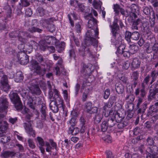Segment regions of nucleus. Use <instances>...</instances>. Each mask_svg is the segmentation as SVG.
<instances>
[{"label": "nucleus", "instance_id": "nucleus-1", "mask_svg": "<svg viewBox=\"0 0 158 158\" xmlns=\"http://www.w3.org/2000/svg\"><path fill=\"white\" fill-rule=\"evenodd\" d=\"M98 29L97 27L96 30L92 28L88 30L86 33V36L85 39L84 44L86 46L93 45L94 46H97L98 41L96 38H99Z\"/></svg>", "mask_w": 158, "mask_h": 158}, {"label": "nucleus", "instance_id": "nucleus-2", "mask_svg": "<svg viewBox=\"0 0 158 158\" xmlns=\"http://www.w3.org/2000/svg\"><path fill=\"white\" fill-rule=\"evenodd\" d=\"M118 20L116 19L113 22L112 25H110L112 35L111 41L112 43H113L117 47L123 44L122 42V37L117 32L119 30V27L118 24Z\"/></svg>", "mask_w": 158, "mask_h": 158}, {"label": "nucleus", "instance_id": "nucleus-3", "mask_svg": "<svg viewBox=\"0 0 158 158\" xmlns=\"http://www.w3.org/2000/svg\"><path fill=\"white\" fill-rule=\"evenodd\" d=\"M40 105H41V108H40V112L41 117V125L40 124V128L41 127H46V116L48 113V109L46 105L45 101L43 98H40Z\"/></svg>", "mask_w": 158, "mask_h": 158}, {"label": "nucleus", "instance_id": "nucleus-4", "mask_svg": "<svg viewBox=\"0 0 158 158\" xmlns=\"http://www.w3.org/2000/svg\"><path fill=\"white\" fill-rule=\"evenodd\" d=\"M10 37H17L19 40L24 43L25 39L29 36V34L26 32L19 31H15L9 34Z\"/></svg>", "mask_w": 158, "mask_h": 158}, {"label": "nucleus", "instance_id": "nucleus-5", "mask_svg": "<svg viewBox=\"0 0 158 158\" xmlns=\"http://www.w3.org/2000/svg\"><path fill=\"white\" fill-rule=\"evenodd\" d=\"M148 103L146 102H145L141 105L136 106L137 112L138 115L142 119L144 118V116H148L146 114L145 112L146 109L148 108ZM149 116H148L149 117Z\"/></svg>", "mask_w": 158, "mask_h": 158}, {"label": "nucleus", "instance_id": "nucleus-6", "mask_svg": "<svg viewBox=\"0 0 158 158\" xmlns=\"http://www.w3.org/2000/svg\"><path fill=\"white\" fill-rule=\"evenodd\" d=\"M85 109L86 113L89 114V117H91L92 114L97 113L98 110L97 107L93 106L91 102H87L85 103Z\"/></svg>", "mask_w": 158, "mask_h": 158}, {"label": "nucleus", "instance_id": "nucleus-7", "mask_svg": "<svg viewBox=\"0 0 158 158\" xmlns=\"http://www.w3.org/2000/svg\"><path fill=\"white\" fill-rule=\"evenodd\" d=\"M85 19L86 20H88V27L89 28H93L95 26L96 28L97 27V21L92 16V14L91 13L88 14L84 16Z\"/></svg>", "mask_w": 158, "mask_h": 158}, {"label": "nucleus", "instance_id": "nucleus-8", "mask_svg": "<svg viewBox=\"0 0 158 158\" xmlns=\"http://www.w3.org/2000/svg\"><path fill=\"white\" fill-rule=\"evenodd\" d=\"M155 137H157L156 136H154L152 137L151 136H148L146 139V144L148 146H149L146 150H148L149 152V151H152L153 150V148L154 146H156V145L155 144V140H156V138Z\"/></svg>", "mask_w": 158, "mask_h": 158}, {"label": "nucleus", "instance_id": "nucleus-9", "mask_svg": "<svg viewBox=\"0 0 158 158\" xmlns=\"http://www.w3.org/2000/svg\"><path fill=\"white\" fill-rule=\"evenodd\" d=\"M18 60L23 65L27 64L29 61L28 56L24 52H20L17 55Z\"/></svg>", "mask_w": 158, "mask_h": 158}, {"label": "nucleus", "instance_id": "nucleus-10", "mask_svg": "<svg viewBox=\"0 0 158 158\" xmlns=\"http://www.w3.org/2000/svg\"><path fill=\"white\" fill-rule=\"evenodd\" d=\"M0 82L3 85L4 89H9L10 88L8 84L7 77L3 74L2 69H0Z\"/></svg>", "mask_w": 158, "mask_h": 158}, {"label": "nucleus", "instance_id": "nucleus-11", "mask_svg": "<svg viewBox=\"0 0 158 158\" xmlns=\"http://www.w3.org/2000/svg\"><path fill=\"white\" fill-rule=\"evenodd\" d=\"M38 80V81L35 80L32 81L31 86L29 89L32 94L39 95L40 94V89L38 85L39 81Z\"/></svg>", "mask_w": 158, "mask_h": 158}, {"label": "nucleus", "instance_id": "nucleus-12", "mask_svg": "<svg viewBox=\"0 0 158 158\" xmlns=\"http://www.w3.org/2000/svg\"><path fill=\"white\" fill-rule=\"evenodd\" d=\"M4 116L3 114H0V134L5 133L7 128V122L5 121H2V119Z\"/></svg>", "mask_w": 158, "mask_h": 158}, {"label": "nucleus", "instance_id": "nucleus-13", "mask_svg": "<svg viewBox=\"0 0 158 158\" xmlns=\"http://www.w3.org/2000/svg\"><path fill=\"white\" fill-rule=\"evenodd\" d=\"M30 67L33 72L39 74L40 73V66L39 62L36 60H33L31 62Z\"/></svg>", "mask_w": 158, "mask_h": 158}, {"label": "nucleus", "instance_id": "nucleus-14", "mask_svg": "<svg viewBox=\"0 0 158 158\" xmlns=\"http://www.w3.org/2000/svg\"><path fill=\"white\" fill-rule=\"evenodd\" d=\"M32 122L31 121L28 122L27 123H24V127L27 132L29 134L31 135L33 137L35 136V134L34 131L33 130L31 127V123Z\"/></svg>", "mask_w": 158, "mask_h": 158}, {"label": "nucleus", "instance_id": "nucleus-15", "mask_svg": "<svg viewBox=\"0 0 158 158\" xmlns=\"http://www.w3.org/2000/svg\"><path fill=\"white\" fill-rule=\"evenodd\" d=\"M8 107V102L6 98H0V112H3L7 109Z\"/></svg>", "mask_w": 158, "mask_h": 158}, {"label": "nucleus", "instance_id": "nucleus-16", "mask_svg": "<svg viewBox=\"0 0 158 158\" xmlns=\"http://www.w3.org/2000/svg\"><path fill=\"white\" fill-rule=\"evenodd\" d=\"M55 45L58 52L60 53L64 49L65 43L56 40L55 43Z\"/></svg>", "mask_w": 158, "mask_h": 158}, {"label": "nucleus", "instance_id": "nucleus-17", "mask_svg": "<svg viewBox=\"0 0 158 158\" xmlns=\"http://www.w3.org/2000/svg\"><path fill=\"white\" fill-rule=\"evenodd\" d=\"M157 109H158V102L155 103L154 105L150 106L148 111L147 115L148 116L150 115H152V113L156 111Z\"/></svg>", "mask_w": 158, "mask_h": 158}, {"label": "nucleus", "instance_id": "nucleus-18", "mask_svg": "<svg viewBox=\"0 0 158 158\" xmlns=\"http://www.w3.org/2000/svg\"><path fill=\"white\" fill-rule=\"evenodd\" d=\"M9 97L11 102H14L18 101L20 99V98L16 93H15L13 91L10 92L9 94Z\"/></svg>", "mask_w": 158, "mask_h": 158}, {"label": "nucleus", "instance_id": "nucleus-19", "mask_svg": "<svg viewBox=\"0 0 158 158\" xmlns=\"http://www.w3.org/2000/svg\"><path fill=\"white\" fill-rule=\"evenodd\" d=\"M135 6H133L131 8V13L130 14L131 16L132 17L133 19L135 20L138 18V16L137 14H138V11L136 10V8H137V7L135 5Z\"/></svg>", "mask_w": 158, "mask_h": 158}, {"label": "nucleus", "instance_id": "nucleus-20", "mask_svg": "<svg viewBox=\"0 0 158 158\" xmlns=\"http://www.w3.org/2000/svg\"><path fill=\"white\" fill-rule=\"evenodd\" d=\"M117 97L115 96L111 95L107 103L105 105L107 107L110 108L111 107L115 102L116 100Z\"/></svg>", "mask_w": 158, "mask_h": 158}, {"label": "nucleus", "instance_id": "nucleus-21", "mask_svg": "<svg viewBox=\"0 0 158 158\" xmlns=\"http://www.w3.org/2000/svg\"><path fill=\"white\" fill-rule=\"evenodd\" d=\"M138 46L134 44L130 45L129 46V51L131 54H133L136 53L138 51Z\"/></svg>", "mask_w": 158, "mask_h": 158}, {"label": "nucleus", "instance_id": "nucleus-22", "mask_svg": "<svg viewBox=\"0 0 158 158\" xmlns=\"http://www.w3.org/2000/svg\"><path fill=\"white\" fill-rule=\"evenodd\" d=\"M144 139V136L141 135L134 137L132 139L131 142L134 144H136L140 142V141Z\"/></svg>", "mask_w": 158, "mask_h": 158}, {"label": "nucleus", "instance_id": "nucleus-23", "mask_svg": "<svg viewBox=\"0 0 158 158\" xmlns=\"http://www.w3.org/2000/svg\"><path fill=\"white\" fill-rule=\"evenodd\" d=\"M140 64V61L137 58H134L131 63V66L132 68L136 69L139 67Z\"/></svg>", "mask_w": 158, "mask_h": 158}, {"label": "nucleus", "instance_id": "nucleus-24", "mask_svg": "<svg viewBox=\"0 0 158 158\" xmlns=\"http://www.w3.org/2000/svg\"><path fill=\"white\" fill-rule=\"evenodd\" d=\"M38 45V44L34 40H31L30 42L28 43L27 45H26V47L27 46H28L27 48L29 50H31L33 48L34 49H37V46Z\"/></svg>", "mask_w": 158, "mask_h": 158}, {"label": "nucleus", "instance_id": "nucleus-25", "mask_svg": "<svg viewBox=\"0 0 158 158\" xmlns=\"http://www.w3.org/2000/svg\"><path fill=\"white\" fill-rule=\"evenodd\" d=\"M115 89L117 92L119 94H122L124 91V86L122 85L116 84Z\"/></svg>", "mask_w": 158, "mask_h": 158}, {"label": "nucleus", "instance_id": "nucleus-26", "mask_svg": "<svg viewBox=\"0 0 158 158\" xmlns=\"http://www.w3.org/2000/svg\"><path fill=\"white\" fill-rule=\"evenodd\" d=\"M46 142H45L42 138L40 137V150L43 154H44L45 152L44 148L43 147L46 146Z\"/></svg>", "mask_w": 158, "mask_h": 158}, {"label": "nucleus", "instance_id": "nucleus-27", "mask_svg": "<svg viewBox=\"0 0 158 158\" xmlns=\"http://www.w3.org/2000/svg\"><path fill=\"white\" fill-rule=\"evenodd\" d=\"M49 36H45L43 38H41V40L40 41V44L41 45L40 46H41L43 45H46L47 44H49L50 42H47L46 40H48L49 39Z\"/></svg>", "mask_w": 158, "mask_h": 158}, {"label": "nucleus", "instance_id": "nucleus-28", "mask_svg": "<svg viewBox=\"0 0 158 158\" xmlns=\"http://www.w3.org/2000/svg\"><path fill=\"white\" fill-rule=\"evenodd\" d=\"M140 37V34L138 31H135L131 33V40H138Z\"/></svg>", "mask_w": 158, "mask_h": 158}, {"label": "nucleus", "instance_id": "nucleus-29", "mask_svg": "<svg viewBox=\"0 0 158 158\" xmlns=\"http://www.w3.org/2000/svg\"><path fill=\"white\" fill-rule=\"evenodd\" d=\"M11 155H13V151H3L1 153L2 157L5 158L11 157Z\"/></svg>", "mask_w": 158, "mask_h": 158}, {"label": "nucleus", "instance_id": "nucleus-30", "mask_svg": "<svg viewBox=\"0 0 158 158\" xmlns=\"http://www.w3.org/2000/svg\"><path fill=\"white\" fill-rule=\"evenodd\" d=\"M47 48H48L52 52H54L55 51V48L53 46H48L47 45L40 46V49L43 51H45Z\"/></svg>", "mask_w": 158, "mask_h": 158}, {"label": "nucleus", "instance_id": "nucleus-31", "mask_svg": "<svg viewBox=\"0 0 158 158\" xmlns=\"http://www.w3.org/2000/svg\"><path fill=\"white\" fill-rule=\"evenodd\" d=\"M114 114V118L117 122V120L118 121H121L124 117L122 114H121L118 112L116 111Z\"/></svg>", "mask_w": 158, "mask_h": 158}, {"label": "nucleus", "instance_id": "nucleus-32", "mask_svg": "<svg viewBox=\"0 0 158 158\" xmlns=\"http://www.w3.org/2000/svg\"><path fill=\"white\" fill-rule=\"evenodd\" d=\"M15 102H14L15 108L19 110H20L22 108V104L21 103L20 99L18 100V101H16Z\"/></svg>", "mask_w": 158, "mask_h": 158}, {"label": "nucleus", "instance_id": "nucleus-33", "mask_svg": "<svg viewBox=\"0 0 158 158\" xmlns=\"http://www.w3.org/2000/svg\"><path fill=\"white\" fill-rule=\"evenodd\" d=\"M103 117V115L101 114H97L94 118V121L96 124H98L100 122Z\"/></svg>", "mask_w": 158, "mask_h": 158}, {"label": "nucleus", "instance_id": "nucleus-34", "mask_svg": "<svg viewBox=\"0 0 158 158\" xmlns=\"http://www.w3.org/2000/svg\"><path fill=\"white\" fill-rule=\"evenodd\" d=\"M23 78V74L21 72H18L16 74V77L15 78V81L16 82H20Z\"/></svg>", "mask_w": 158, "mask_h": 158}, {"label": "nucleus", "instance_id": "nucleus-35", "mask_svg": "<svg viewBox=\"0 0 158 158\" xmlns=\"http://www.w3.org/2000/svg\"><path fill=\"white\" fill-rule=\"evenodd\" d=\"M116 121L113 118H109L108 121L106 122L108 127H113L115 125Z\"/></svg>", "mask_w": 158, "mask_h": 158}, {"label": "nucleus", "instance_id": "nucleus-36", "mask_svg": "<svg viewBox=\"0 0 158 158\" xmlns=\"http://www.w3.org/2000/svg\"><path fill=\"white\" fill-rule=\"evenodd\" d=\"M85 48H87L84 45L81 47V49L79 50V53L80 55L82 56H84L88 54V52H85L86 49Z\"/></svg>", "mask_w": 158, "mask_h": 158}, {"label": "nucleus", "instance_id": "nucleus-37", "mask_svg": "<svg viewBox=\"0 0 158 158\" xmlns=\"http://www.w3.org/2000/svg\"><path fill=\"white\" fill-rule=\"evenodd\" d=\"M149 93L150 97L154 98L155 95L158 93V89L154 87L152 90H150Z\"/></svg>", "mask_w": 158, "mask_h": 158}, {"label": "nucleus", "instance_id": "nucleus-38", "mask_svg": "<svg viewBox=\"0 0 158 158\" xmlns=\"http://www.w3.org/2000/svg\"><path fill=\"white\" fill-rule=\"evenodd\" d=\"M49 107L51 109L54 113H57L59 110V109H58L57 106L55 104L50 103Z\"/></svg>", "mask_w": 158, "mask_h": 158}, {"label": "nucleus", "instance_id": "nucleus-39", "mask_svg": "<svg viewBox=\"0 0 158 158\" xmlns=\"http://www.w3.org/2000/svg\"><path fill=\"white\" fill-rule=\"evenodd\" d=\"M150 151L149 152L148 151V150H145L147 155L146 158H157L154 153H152V151Z\"/></svg>", "mask_w": 158, "mask_h": 158}, {"label": "nucleus", "instance_id": "nucleus-40", "mask_svg": "<svg viewBox=\"0 0 158 158\" xmlns=\"http://www.w3.org/2000/svg\"><path fill=\"white\" fill-rule=\"evenodd\" d=\"M131 32L129 31H126L125 34V39L128 43L131 41Z\"/></svg>", "mask_w": 158, "mask_h": 158}, {"label": "nucleus", "instance_id": "nucleus-41", "mask_svg": "<svg viewBox=\"0 0 158 158\" xmlns=\"http://www.w3.org/2000/svg\"><path fill=\"white\" fill-rule=\"evenodd\" d=\"M108 127L107 123L106 121H103L101 124V131L103 132H105L106 131Z\"/></svg>", "mask_w": 158, "mask_h": 158}, {"label": "nucleus", "instance_id": "nucleus-42", "mask_svg": "<svg viewBox=\"0 0 158 158\" xmlns=\"http://www.w3.org/2000/svg\"><path fill=\"white\" fill-rule=\"evenodd\" d=\"M121 6L118 4H114L113 9L116 15H119V10L121 9Z\"/></svg>", "mask_w": 158, "mask_h": 158}, {"label": "nucleus", "instance_id": "nucleus-43", "mask_svg": "<svg viewBox=\"0 0 158 158\" xmlns=\"http://www.w3.org/2000/svg\"><path fill=\"white\" fill-rule=\"evenodd\" d=\"M153 125V123L150 122H146L144 124V128L147 129L149 130H151L152 128V127Z\"/></svg>", "mask_w": 158, "mask_h": 158}, {"label": "nucleus", "instance_id": "nucleus-44", "mask_svg": "<svg viewBox=\"0 0 158 158\" xmlns=\"http://www.w3.org/2000/svg\"><path fill=\"white\" fill-rule=\"evenodd\" d=\"M87 70H89V69L88 68V66L84 63H83V66L82 70H81V72L82 73H85V74H86V73L87 75L88 76H89V73H88L87 72Z\"/></svg>", "mask_w": 158, "mask_h": 158}, {"label": "nucleus", "instance_id": "nucleus-45", "mask_svg": "<svg viewBox=\"0 0 158 158\" xmlns=\"http://www.w3.org/2000/svg\"><path fill=\"white\" fill-rule=\"evenodd\" d=\"M33 101V100L32 102H31L30 101L28 102V104L29 107L32 109L34 110V112L35 113V114L38 113V112L36 110L35 106L34 105Z\"/></svg>", "mask_w": 158, "mask_h": 158}, {"label": "nucleus", "instance_id": "nucleus-46", "mask_svg": "<svg viewBox=\"0 0 158 158\" xmlns=\"http://www.w3.org/2000/svg\"><path fill=\"white\" fill-rule=\"evenodd\" d=\"M100 130V129L98 126H97L95 127H94L91 130L92 135H94L97 134Z\"/></svg>", "mask_w": 158, "mask_h": 158}, {"label": "nucleus", "instance_id": "nucleus-47", "mask_svg": "<svg viewBox=\"0 0 158 158\" xmlns=\"http://www.w3.org/2000/svg\"><path fill=\"white\" fill-rule=\"evenodd\" d=\"M128 123L126 122H121L118 124L117 127L118 129H122L126 127Z\"/></svg>", "mask_w": 158, "mask_h": 158}, {"label": "nucleus", "instance_id": "nucleus-48", "mask_svg": "<svg viewBox=\"0 0 158 158\" xmlns=\"http://www.w3.org/2000/svg\"><path fill=\"white\" fill-rule=\"evenodd\" d=\"M77 118L72 117L69 121V123L72 126H75L77 124Z\"/></svg>", "mask_w": 158, "mask_h": 158}, {"label": "nucleus", "instance_id": "nucleus-49", "mask_svg": "<svg viewBox=\"0 0 158 158\" xmlns=\"http://www.w3.org/2000/svg\"><path fill=\"white\" fill-rule=\"evenodd\" d=\"M117 51L116 53L118 52L119 54H122L123 52V48H125L124 45L123 44L119 45L118 47H117Z\"/></svg>", "mask_w": 158, "mask_h": 158}, {"label": "nucleus", "instance_id": "nucleus-50", "mask_svg": "<svg viewBox=\"0 0 158 158\" xmlns=\"http://www.w3.org/2000/svg\"><path fill=\"white\" fill-rule=\"evenodd\" d=\"M110 94V90L108 89H106L104 91L103 98L105 99H107Z\"/></svg>", "mask_w": 158, "mask_h": 158}, {"label": "nucleus", "instance_id": "nucleus-51", "mask_svg": "<svg viewBox=\"0 0 158 158\" xmlns=\"http://www.w3.org/2000/svg\"><path fill=\"white\" fill-rule=\"evenodd\" d=\"M146 93L144 89V87H142V88L140 90V94L139 97L145 98L146 97Z\"/></svg>", "mask_w": 158, "mask_h": 158}, {"label": "nucleus", "instance_id": "nucleus-52", "mask_svg": "<svg viewBox=\"0 0 158 158\" xmlns=\"http://www.w3.org/2000/svg\"><path fill=\"white\" fill-rule=\"evenodd\" d=\"M145 149V145L143 144H142L139 147L138 150L141 154H143L144 152Z\"/></svg>", "mask_w": 158, "mask_h": 158}, {"label": "nucleus", "instance_id": "nucleus-53", "mask_svg": "<svg viewBox=\"0 0 158 158\" xmlns=\"http://www.w3.org/2000/svg\"><path fill=\"white\" fill-rule=\"evenodd\" d=\"M132 75L133 77L132 78L133 80H138L139 73L137 71L134 72L133 73Z\"/></svg>", "mask_w": 158, "mask_h": 158}, {"label": "nucleus", "instance_id": "nucleus-54", "mask_svg": "<svg viewBox=\"0 0 158 158\" xmlns=\"http://www.w3.org/2000/svg\"><path fill=\"white\" fill-rule=\"evenodd\" d=\"M87 130V126L86 125H81V129H79V132L82 134L85 133Z\"/></svg>", "mask_w": 158, "mask_h": 158}, {"label": "nucleus", "instance_id": "nucleus-55", "mask_svg": "<svg viewBox=\"0 0 158 158\" xmlns=\"http://www.w3.org/2000/svg\"><path fill=\"white\" fill-rule=\"evenodd\" d=\"M132 81L133 82V85L131 86V90L130 89V94H131L132 93L133 89L132 87L135 88L137 84L138 83V80H132Z\"/></svg>", "mask_w": 158, "mask_h": 158}, {"label": "nucleus", "instance_id": "nucleus-56", "mask_svg": "<svg viewBox=\"0 0 158 158\" xmlns=\"http://www.w3.org/2000/svg\"><path fill=\"white\" fill-rule=\"evenodd\" d=\"M152 149V152L155 155L157 158H158V147L157 145L154 146Z\"/></svg>", "mask_w": 158, "mask_h": 158}, {"label": "nucleus", "instance_id": "nucleus-57", "mask_svg": "<svg viewBox=\"0 0 158 158\" xmlns=\"http://www.w3.org/2000/svg\"><path fill=\"white\" fill-rule=\"evenodd\" d=\"M28 143L29 147L31 148H34L35 147V145L32 140L31 139H29L28 140Z\"/></svg>", "mask_w": 158, "mask_h": 158}, {"label": "nucleus", "instance_id": "nucleus-58", "mask_svg": "<svg viewBox=\"0 0 158 158\" xmlns=\"http://www.w3.org/2000/svg\"><path fill=\"white\" fill-rule=\"evenodd\" d=\"M105 141L108 143H111V137L109 135H106L105 137L103 138Z\"/></svg>", "mask_w": 158, "mask_h": 158}, {"label": "nucleus", "instance_id": "nucleus-59", "mask_svg": "<svg viewBox=\"0 0 158 158\" xmlns=\"http://www.w3.org/2000/svg\"><path fill=\"white\" fill-rule=\"evenodd\" d=\"M70 58L72 59L73 57L75 58L76 55L74 50L73 49H72L69 51Z\"/></svg>", "mask_w": 158, "mask_h": 158}, {"label": "nucleus", "instance_id": "nucleus-60", "mask_svg": "<svg viewBox=\"0 0 158 158\" xmlns=\"http://www.w3.org/2000/svg\"><path fill=\"white\" fill-rule=\"evenodd\" d=\"M46 150L48 152H51V150L52 149H53V148H52V147L50 146V143L48 142H46Z\"/></svg>", "mask_w": 158, "mask_h": 158}, {"label": "nucleus", "instance_id": "nucleus-61", "mask_svg": "<svg viewBox=\"0 0 158 158\" xmlns=\"http://www.w3.org/2000/svg\"><path fill=\"white\" fill-rule=\"evenodd\" d=\"M143 12L146 15H149L150 14V10L147 7H145L143 9Z\"/></svg>", "mask_w": 158, "mask_h": 158}, {"label": "nucleus", "instance_id": "nucleus-62", "mask_svg": "<svg viewBox=\"0 0 158 158\" xmlns=\"http://www.w3.org/2000/svg\"><path fill=\"white\" fill-rule=\"evenodd\" d=\"M130 62L128 61H126L123 64V69L126 70L130 66Z\"/></svg>", "mask_w": 158, "mask_h": 158}, {"label": "nucleus", "instance_id": "nucleus-63", "mask_svg": "<svg viewBox=\"0 0 158 158\" xmlns=\"http://www.w3.org/2000/svg\"><path fill=\"white\" fill-rule=\"evenodd\" d=\"M152 50L156 53L158 52V44L155 43L152 47Z\"/></svg>", "mask_w": 158, "mask_h": 158}, {"label": "nucleus", "instance_id": "nucleus-64", "mask_svg": "<svg viewBox=\"0 0 158 158\" xmlns=\"http://www.w3.org/2000/svg\"><path fill=\"white\" fill-rule=\"evenodd\" d=\"M64 103L63 99L61 98H58L55 100V104L56 105Z\"/></svg>", "mask_w": 158, "mask_h": 158}]
</instances>
